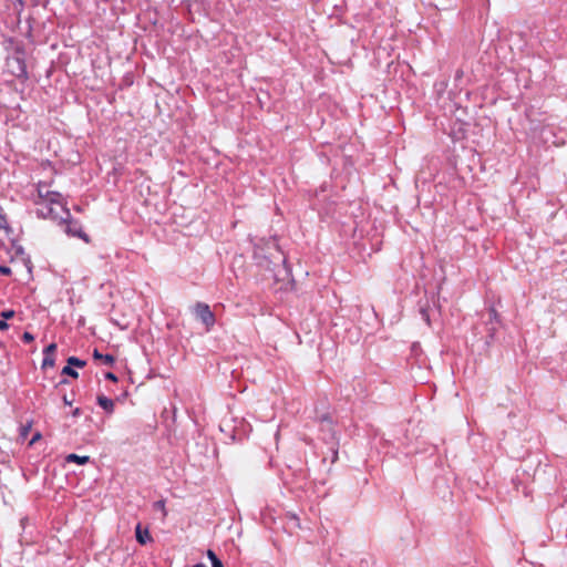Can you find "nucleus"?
<instances>
[{"label": "nucleus", "mask_w": 567, "mask_h": 567, "mask_svg": "<svg viewBox=\"0 0 567 567\" xmlns=\"http://www.w3.org/2000/svg\"><path fill=\"white\" fill-rule=\"evenodd\" d=\"M38 214L43 218H51L53 220H66L71 217L66 203L63 196L50 189V186L40 182L38 184V196L35 199Z\"/></svg>", "instance_id": "1"}, {"label": "nucleus", "mask_w": 567, "mask_h": 567, "mask_svg": "<svg viewBox=\"0 0 567 567\" xmlns=\"http://www.w3.org/2000/svg\"><path fill=\"white\" fill-rule=\"evenodd\" d=\"M193 310L195 317L206 326L207 330H210V328L215 324L216 319L209 306L204 302H197Z\"/></svg>", "instance_id": "2"}, {"label": "nucleus", "mask_w": 567, "mask_h": 567, "mask_svg": "<svg viewBox=\"0 0 567 567\" xmlns=\"http://www.w3.org/2000/svg\"><path fill=\"white\" fill-rule=\"evenodd\" d=\"M61 221L65 224L64 230L69 236L81 238L86 244L91 243L90 237L87 236L86 233H84L82 230V227L78 221L72 220L71 217L66 218V220H61Z\"/></svg>", "instance_id": "3"}, {"label": "nucleus", "mask_w": 567, "mask_h": 567, "mask_svg": "<svg viewBox=\"0 0 567 567\" xmlns=\"http://www.w3.org/2000/svg\"><path fill=\"white\" fill-rule=\"evenodd\" d=\"M56 344L50 343L43 351L44 358L42 361V369L53 368L55 363Z\"/></svg>", "instance_id": "4"}, {"label": "nucleus", "mask_w": 567, "mask_h": 567, "mask_svg": "<svg viewBox=\"0 0 567 567\" xmlns=\"http://www.w3.org/2000/svg\"><path fill=\"white\" fill-rule=\"evenodd\" d=\"M136 539L140 544L145 545L147 542L152 540V536L148 532V529H142L141 524L136 525L135 528Z\"/></svg>", "instance_id": "5"}, {"label": "nucleus", "mask_w": 567, "mask_h": 567, "mask_svg": "<svg viewBox=\"0 0 567 567\" xmlns=\"http://www.w3.org/2000/svg\"><path fill=\"white\" fill-rule=\"evenodd\" d=\"M97 403L107 413H113L114 406H115L113 400L106 398L105 395H99L97 396Z\"/></svg>", "instance_id": "6"}, {"label": "nucleus", "mask_w": 567, "mask_h": 567, "mask_svg": "<svg viewBox=\"0 0 567 567\" xmlns=\"http://www.w3.org/2000/svg\"><path fill=\"white\" fill-rule=\"evenodd\" d=\"M93 358L101 360L104 364L110 367L115 362V358L112 354H102L96 349L93 351Z\"/></svg>", "instance_id": "7"}, {"label": "nucleus", "mask_w": 567, "mask_h": 567, "mask_svg": "<svg viewBox=\"0 0 567 567\" xmlns=\"http://www.w3.org/2000/svg\"><path fill=\"white\" fill-rule=\"evenodd\" d=\"M65 460L69 463H78L80 465H84V464H86L90 461V457L87 455L80 456L78 454L72 453V454H69L65 457Z\"/></svg>", "instance_id": "8"}, {"label": "nucleus", "mask_w": 567, "mask_h": 567, "mask_svg": "<svg viewBox=\"0 0 567 567\" xmlns=\"http://www.w3.org/2000/svg\"><path fill=\"white\" fill-rule=\"evenodd\" d=\"M207 557L212 561V567H224L221 560L216 556V554L212 550H207Z\"/></svg>", "instance_id": "9"}, {"label": "nucleus", "mask_w": 567, "mask_h": 567, "mask_svg": "<svg viewBox=\"0 0 567 567\" xmlns=\"http://www.w3.org/2000/svg\"><path fill=\"white\" fill-rule=\"evenodd\" d=\"M68 364H69L70 367L83 368V367H85V364H86V363H85V361L80 360V359H79V358H76V357H70V358L68 359Z\"/></svg>", "instance_id": "10"}, {"label": "nucleus", "mask_w": 567, "mask_h": 567, "mask_svg": "<svg viewBox=\"0 0 567 567\" xmlns=\"http://www.w3.org/2000/svg\"><path fill=\"white\" fill-rule=\"evenodd\" d=\"M154 508L162 512L163 517L165 518L167 516V511L165 507V501L161 499L154 503Z\"/></svg>", "instance_id": "11"}, {"label": "nucleus", "mask_w": 567, "mask_h": 567, "mask_svg": "<svg viewBox=\"0 0 567 567\" xmlns=\"http://www.w3.org/2000/svg\"><path fill=\"white\" fill-rule=\"evenodd\" d=\"M62 374H66L69 377L75 378V379L79 377V373L69 364L62 369Z\"/></svg>", "instance_id": "12"}, {"label": "nucleus", "mask_w": 567, "mask_h": 567, "mask_svg": "<svg viewBox=\"0 0 567 567\" xmlns=\"http://www.w3.org/2000/svg\"><path fill=\"white\" fill-rule=\"evenodd\" d=\"M14 315H16L14 310H11V309H9V310H3V311H1V312H0L1 318H2L4 321H7L8 319L13 318V317H14Z\"/></svg>", "instance_id": "13"}, {"label": "nucleus", "mask_w": 567, "mask_h": 567, "mask_svg": "<svg viewBox=\"0 0 567 567\" xmlns=\"http://www.w3.org/2000/svg\"><path fill=\"white\" fill-rule=\"evenodd\" d=\"M22 340L27 343L29 342H32L34 340V337L32 333L25 331L23 334H22Z\"/></svg>", "instance_id": "14"}, {"label": "nucleus", "mask_w": 567, "mask_h": 567, "mask_svg": "<svg viewBox=\"0 0 567 567\" xmlns=\"http://www.w3.org/2000/svg\"><path fill=\"white\" fill-rule=\"evenodd\" d=\"M105 378L112 382H116L117 381V377L113 373V372H107L105 373Z\"/></svg>", "instance_id": "15"}, {"label": "nucleus", "mask_w": 567, "mask_h": 567, "mask_svg": "<svg viewBox=\"0 0 567 567\" xmlns=\"http://www.w3.org/2000/svg\"><path fill=\"white\" fill-rule=\"evenodd\" d=\"M0 274L2 275H10L11 274V269L7 266H0Z\"/></svg>", "instance_id": "16"}, {"label": "nucleus", "mask_w": 567, "mask_h": 567, "mask_svg": "<svg viewBox=\"0 0 567 567\" xmlns=\"http://www.w3.org/2000/svg\"><path fill=\"white\" fill-rule=\"evenodd\" d=\"M9 328V324L3 319L0 320V330H7Z\"/></svg>", "instance_id": "17"}, {"label": "nucleus", "mask_w": 567, "mask_h": 567, "mask_svg": "<svg viewBox=\"0 0 567 567\" xmlns=\"http://www.w3.org/2000/svg\"><path fill=\"white\" fill-rule=\"evenodd\" d=\"M40 437H41V434H40V433H37V434L32 437V440H31V442H30V443H31V444H32V443H34V442H35V441H38Z\"/></svg>", "instance_id": "18"}, {"label": "nucleus", "mask_w": 567, "mask_h": 567, "mask_svg": "<svg viewBox=\"0 0 567 567\" xmlns=\"http://www.w3.org/2000/svg\"><path fill=\"white\" fill-rule=\"evenodd\" d=\"M80 415V409L76 408L74 411H73V416H78Z\"/></svg>", "instance_id": "19"}, {"label": "nucleus", "mask_w": 567, "mask_h": 567, "mask_svg": "<svg viewBox=\"0 0 567 567\" xmlns=\"http://www.w3.org/2000/svg\"><path fill=\"white\" fill-rule=\"evenodd\" d=\"M63 401L66 405H71V402L66 399V396L63 398Z\"/></svg>", "instance_id": "20"}, {"label": "nucleus", "mask_w": 567, "mask_h": 567, "mask_svg": "<svg viewBox=\"0 0 567 567\" xmlns=\"http://www.w3.org/2000/svg\"><path fill=\"white\" fill-rule=\"evenodd\" d=\"M194 567H206L204 564H196Z\"/></svg>", "instance_id": "21"}]
</instances>
